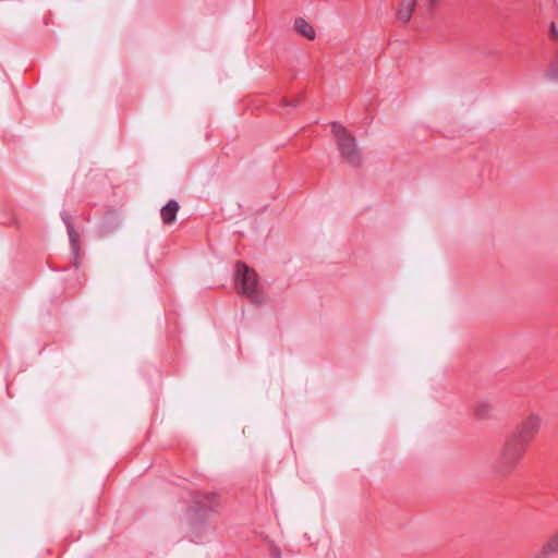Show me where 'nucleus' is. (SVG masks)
<instances>
[{
	"label": "nucleus",
	"mask_w": 558,
	"mask_h": 558,
	"mask_svg": "<svg viewBox=\"0 0 558 558\" xmlns=\"http://www.w3.org/2000/svg\"><path fill=\"white\" fill-rule=\"evenodd\" d=\"M415 4L416 0H401L400 8L397 13L398 19L403 23L409 22L412 16V12L415 8Z\"/></svg>",
	"instance_id": "8"
},
{
	"label": "nucleus",
	"mask_w": 558,
	"mask_h": 558,
	"mask_svg": "<svg viewBox=\"0 0 558 558\" xmlns=\"http://www.w3.org/2000/svg\"><path fill=\"white\" fill-rule=\"evenodd\" d=\"M271 558H281V551L277 546H274L271 550Z\"/></svg>",
	"instance_id": "14"
},
{
	"label": "nucleus",
	"mask_w": 558,
	"mask_h": 558,
	"mask_svg": "<svg viewBox=\"0 0 558 558\" xmlns=\"http://www.w3.org/2000/svg\"><path fill=\"white\" fill-rule=\"evenodd\" d=\"M558 553V532L551 536L533 558H550L549 555Z\"/></svg>",
	"instance_id": "7"
},
{
	"label": "nucleus",
	"mask_w": 558,
	"mask_h": 558,
	"mask_svg": "<svg viewBox=\"0 0 558 558\" xmlns=\"http://www.w3.org/2000/svg\"><path fill=\"white\" fill-rule=\"evenodd\" d=\"M331 132L336 137L341 156L353 167L362 163V156L354 136L339 122L331 123Z\"/></svg>",
	"instance_id": "2"
},
{
	"label": "nucleus",
	"mask_w": 558,
	"mask_h": 558,
	"mask_svg": "<svg viewBox=\"0 0 558 558\" xmlns=\"http://www.w3.org/2000/svg\"><path fill=\"white\" fill-rule=\"evenodd\" d=\"M437 0H427V5L432 9L436 5Z\"/></svg>",
	"instance_id": "15"
},
{
	"label": "nucleus",
	"mask_w": 558,
	"mask_h": 558,
	"mask_svg": "<svg viewBox=\"0 0 558 558\" xmlns=\"http://www.w3.org/2000/svg\"><path fill=\"white\" fill-rule=\"evenodd\" d=\"M492 407L486 402H480L475 405L474 413L478 418H484L490 413Z\"/></svg>",
	"instance_id": "10"
},
{
	"label": "nucleus",
	"mask_w": 558,
	"mask_h": 558,
	"mask_svg": "<svg viewBox=\"0 0 558 558\" xmlns=\"http://www.w3.org/2000/svg\"><path fill=\"white\" fill-rule=\"evenodd\" d=\"M550 75L553 77L558 78V53H557L556 60H555V62H554V64L551 66Z\"/></svg>",
	"instance_id": "13"
},
{
	"label": "nucleus",
	"mask_w": 558,
	"mask_h": 558,
	"mask_svg": "<svg viewBox=\"0 0 558 558\" xmlns=\"http://www.w3.org/2000/svg\"><path fill=\"white\" fill-rule=\"evenodd\" d=\"M295 29L305 38L313 40L316 36L314 27L304 19L299 17L295 20Z\"/></svg>",
	"instance_id": "9"
},
{
	"label": "nucleus",
	"mask_w": 558,
	"mask_h": 558,
	"mask_svg": "<svg viewBox=\"0 0 558 558\" xmlns=\"http://www.w3.org/2000/svg\"><path fill=\"white\" fill-rule=\"evenodd\" d=\"M549 37L551 40H555L558 43V28L555 22H551L549 24Z\"/></svg>",
	"instance_id": "11"
},
{
	"label": "nucleus",
	"mask_w": 558,
	"mask_h": 558,
	"mask_svg": "<svg viewBox=\"0 0 558 558\" xmlns=\"http://www.w3.org/2000/svg\"><path fill=\"white\" fill-rule=\"evenodd\" d=\"M527 448L509 434L499 449L495 461V471L501 475L514 472L523 460Z\"/></svg>",
	"instance_id": "1"
},
{
	"label": "nucleus",
	"mask_w": 558,
	"mask_h": 558,
	"mask_svg": "<svg viewBox=\"0 0 558 558\" xmlns=\"http://www.w3.org/2000/svg\"><path fill=\"white\" fill-rule=\"evenodd\" d=\"M236 282L240 284L239 293L245 295L254 303H259V294L257 292V274L246 264L238 262L235 265Z\"/></svg>",
	"instance_id": "3"
},
{
	"label": "nucleus",
	"mask_w": 558,
	"mask_h": 558,
	"mask_svg": "<svg viewBox=\"0 0 558 558\" xmlns=\"http://www.w3.org/2000/svg\"><path fill=\"white\" fill-rule=\"evenodd\" d=\"M179 209V203L175 199H170L160 210L162 222L165 225H172L177 219Z\"/></svg>",
	"instance_id": "6"
},
{
	"label": "nucleus",
	"mask_w": 558,
	"mask_h": 558,
	"mask_svg": "<svg viewBox=\"0 0 558 558\" xmlns=\"http://www.w3.org/2000/svg\"><path fill=\"white\" fill-rule=\"evenodd\" d=\"M61 218L66 227V231H68V235L70 239L72 250L75 253V255L77 256L78 251H80V234L74 229V226H73L70 215L63 213V214H61Z\"/></svg>",
	"instance_id": "5"
},
{
	"label": "nucleus",
	"mask_w": 558,
	"mask_h": 558,
	"mask_svg": "<svg viewBox=\"0 0 558 558\" xmlns=\"http://www.w3.org/2000/svg\"><path fill=\"white\" fill-rule=\"evenodd\" d=\"M541 424L542 420L537 414H530L514 426L510 435L529 447L537 436Z\"/></svg>",
	"instance_id": "4"
},
{
	"label": "nucleus",
	"mask_w": 558,
	"mask_h": 558,
	"mask_svg": "<svg viewBox=\"0 0 558 558\" xmlns=\"http://www.w3.org/2000/svg\"><path fill=\"white\" fill-rule=\"evenodd\" d=\"M215 498H216V495H215V494H211V495L206 496L207 501H206V502H201V506H202L203 508H207V507H208V508H211V507H213V505H214V500H215ZM196 502H197V504H199V501H196Z\"/></svg>",
	"instance_id": "12"
}]
</instances>
